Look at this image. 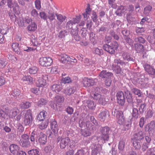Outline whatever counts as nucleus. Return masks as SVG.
<instances>
[{"instance_id":"nucleus-45","label":"nucleus","mask_w":155,"mask_h":155,"mask_svg":"<svg viewBox=\"0 0 155 155\" xmlns=\"http://www.w3.org/2000/svg\"><path fill=\"white\" fill-rule=\"evenodd\" d=\"M8 114L0 109V118L2 120L8 119Z\"/></svg>"},{"instance_id":"nucleus-18","label":"nucleus","mask_w":155,"mask_h":155,"mask_svg":"<svg viewBox=\"0 0 155 155\" xmlns=\"http://www.w3.org/2000/svg\"><path fill=\"white\" fill-rule=\"evenodd\" d=\"M70 34L72 36V39L78 41L81 39V37L78 34V28L77 27L71 29L70 31Z\"/></svg>"},{"instance_id":"nucleus-63","label":"nucleus","mask_w":155,"mask_h":155,"mask_svg":"<svg viewBox=\"0 0 155 155\" xmlns=\"http://www.w3.org/2000/svg\"><path fill=\"white\" fill-rule=\"evenodd\" d=\"M39 15L41 19L45 21H47L48 16L45 12H41L39 13Z\"/></svg>"},{"instance_id":"nucleus-22","label":"nucleus","mask_w":155,"mask_h":155,"mask_svg":"<svg viewBox=\"0 0 155 155\" xmlns=\"http://www.w3.org/2000/svg\"><path fill=\"white\" fill-rule=\"evenodd\" d=\"M144 136L143 132L140 130H138L134 135V139L136 140L140 141L143 139Z\"/></svg>"},{"instance_id":"nucleus-50","label":"nucleus","mask_w":155,"mask_h":155,"mask_svg":"<svg viewBox=\"0 0 155 155\" xmlns=\"http://www.w3.org/2000/svg\"><path fill=\"white\" fill-rule=\"evenodd\" d=\"M135 42L140 43L144 44L145 43L146 40L143 37L141 36H138L135 37L134 39Z\"/></svg>"},{"instance_id":"nucleus-62","label":"nucleus","mask_w":155,"mask_h":155,"mask_svg":"<svg viewBox=\"0 0 155 155\" xmlns=\"http://www.w3.org/2000/svg\"><path fill=\"white\" fill-rule=\"evenodd\" d=\"M94 52L97 54L101 56L103 54V51L101 49H99L97 48H94Z\"/></svg>"},{"instance_id":"nucleus-54","label":"nucleus","mask_w":155,"mask_h":155,"mask_svg":"<svg viewBox=\"0 0 155 155\" xmlns=\"http://www.w3.org/2000/svg\"><path fill=\"white\" fill-rule=\"evenodd\" d=\"M39 151L37 149H32L28 152L29 155H39Z\"/></svg>"},{"instance_id":"nucleus-2","label":"nucleus","mask_w":155,"mask_h":155,"mask_svg":"<svg viewBox=\"0 0 155 155\" xmlns=\"http://www.w3.org/2000/svg\"><path fill=\"white\" fill-rule=\"evenodd\" d=\"M23 121L22 124L25 126L30 127L32 124L33 118L31 110L28 109L23 112Z\"/></svg>"},{"instance_id":"nucleus-14","label":"nucleus","mask_w":155,"mask_h":155,"mask_svg":"<svg viewBox=\"0 0 155 155\" xmlns=\"http://www.w3.org/2000/svg\"><path fill=\"white\" fill-rule=\"evenodd\" d=\"M117 103L121 106L124 105L125 102V97L124 92L119 91L116 94Z\"/></svg>"},{"instance_id":"nucleus-4","label":"nucleus","mask_w":155,"mask_h":155,"mask_svg":"<svg viewBox=\"0 0 155 155\" xmlns=\"http://www.w3.org/2000/svg\"><path fill=\"white\" fill-rule=\"evenodd\" d=\"M101 133V137L104 142L108 141L109 139V135L111 132L110 129L107 126L101 127L100 128Z\"/></svg>"},{"instance_id":"nucleus-16","label":"nucleus","mask_w":155,"mask_h":155,"mask_svg":"<svg viewBox=\"0 0 155 155\" xmlns=\"http://www.w3.org/2000/svg\"><path fill=\"white\" fill-rule=\"evenodd\" d=\"M113 75L111 72L106 70H103L100 72L99 76L103 80H107V79H110Z\"/></svg>"},{"instance_id":"nucleus-23","label":"nucleus","mask_w":155,"mask_h":155,"mask_svg":"<svg viewBox=\"0 0 155 155\" xmlns=\"http://www.w3.org/2000/svg\"><path fill=\"white\" fill-rule=\"evenodd\" d=\"M131 106L132 107V111L131 113L132 117L134 119H137L140 117V115H141V114L140 113L138 109L135 107V104L132 105Z\"/></svg>"},{"instance_id":"nucleus-49","label":"nucleus","mask_w":155,"mask_h":155,"mask_svg":"<svg viewBox=\"0 0 155 155\" xmlns=\"http://www.w3.org/2000/svg\"><path fill=\"white\" fill-rule=\"evenodd\" d=\"M57 19L61 24L62 23L66 18V16H63L61 14H56Z\"/></svg>"},{"instance_id":"nucleus-44","label":"nucleus","mask_w":155,"mask_h":155,"mask_svg":"<svg viewBox=\"0 0 155 155\" xmlns=\"http://www.w3.org/2000/svg\"><path fill=\"white\" fill-rule=\"evenodd\" d=\"M125 9L123 5H120L119 6L117 9L116 12H115V13L117 15L121 16L122 15L123 13V11Z\"/></svg>"},{"instance_id":"nucleus-31","label":"nucleus","mask_w":155,"mask_h":155,"mask_svg":"<svg viewBox=\"0 0 155 155\" xmlns=\"http://www.w3.org/2000/svg\"><path fill=\"white\" fill-rule=\"evenodd\" d=\"M138 107H139L137 109L139 112H140V113L141 114V115H143L146 110L147 104L144 102L140 104Z\"/></svg>"},{"instance_id":"nucleus-55","label":"nucleus","mask_w":155,"mask_h":155,"mask_svg":"<svg viewBox=\"0 0 155 155\" xmlns=\"http://www.w3.org/2000/svg\"><path fill=\"white\" fill-rule=\"evenodd\" d=\"M133 144L135 149H140L141 147V143L138 140H133Z\"/></svg>"},{"instance_id":"nucleus-36","label":"nucleus","mask_w":155,"mask_h":155,"mask_svg":"<svg viewBox=\"0 0 155 155\" xmlns=\"http://www.w3.org/2000/svg\"><path fill=\"white\" fill-rule=\"evenodd\" d=\"M28 31H34L37 28V25L35 22H31L27 28Z\"/></svg>"},{"instance_id":"nucleus-13","label":"nucleus","mask_w":155,"mask_h":155,"mask_svg":"<svg viewBox=\"0 0 155 155\" xmlns=\"http://www.w3.org/2000/svg\"><path fill=\"white\" fill-rule=\"evenodd\" d=\"M39 62L41 65L46 67L51 65L52 63V60L49 57H43L39 59Z\"/></svg>"},{"instance_id":"nucleus-15","label":"nucleus","mask_w":155,"mask_h":155,"mask_svg":"<svg viewBox=\"0 0 155 155\" xmlns=\"http://www.w3.org/2000/svg\"><path fill=\"white\" fill-rule=\"evenodd\" d=\"M122 56L123 59V61L125 64L127 63L129 61L135 62V59L133 56L128 52H123L122 53Z\"/></svg>"},{"instance_id":"nucleus-32","label":"nucleus","mask_w":155,"mask_h":155,"mask_svg":"<svg viewBox=\"0 0 155 155\" xmlns=\"http://www.w3.org/2000/svg\"><path fill=\"white\" fill-rule=\"evenodd\" d=\"M36 85L38 87H44L46 86L47 83L45 80L42 78H40L36 82Z\"/></svg>"},{"instance_id":"nucleus-1","label":"nucleus","mask_w":155,"mask_h":155,"mask_svg":"<svg viewBox=\"0 0 155 155\" xmlns=\"http://www.w3.org/2000/svg\"><path fill=\"white\" fill-rule=\"evenodd\" d=\"M6 3L8 7L12 8L14 12L20 11V7L16 1L13 2V0H0V6H4Z\"/></svg>"},{"instance_id":"nucleus-19","label":"nucleus","mask_w":155,"mask_h":155,"mask_svg":"<svg viewBox=\"0 0 155 155\" xmlns=\"http://www.w3.org/2000/svg\"><path fill=\"white\" fill-rule=\"evenodd\" d=\"M37 139L39 142L42 144H45L47 142V137L42 132H38Z\"/></svg>"},{"instance_id":"nucleus-8","label":"nucleus","mask_w":155,"mask_h":155,"mask_svg":"<svg viewBox=\"0 0 155 155\" xmlns=\"http://www.w3.org/2000/svg\"><path fill=\"white\" fill-rule=\"evenodd\" d=\"M112 114V115L116 116L117 123L121 125L123 124L125 121L123 112L114 109H113Z\"/></svg>"},{"instance_id":"nucleus-24","label":"nucleus","mask_w":155,"mask_h":155,"mask_svg":"<svg viewBox=\"0 0 155 155\" xmlns=\"http://www.w3.org/2000/svg\"><path fill=\"white\" fill-rule=\"evenodd\" d=\"M9 149L11 153L15 154L20 151V147L17 144H12L10 145Z\"/></svg>"},{"instance_id":"nucleus-33","label":"nucleus","mask_w":155,"mask_h":155,"mask_svg":"<svg viewBox=\"0 0 155 155\" xmlns=\"http://www.w3.org/2000/svg\"><path fill=\"white\" fill-rule=\"evenodd\" d=\"M132 122L130 120H129L127 121L124 122L122 124L123 125V130L124 131L128 130L130 128L131 126Z\"/></svg>"},{"instance_id":"nucleus-38","label":"nucleus","mask_w":155,"mask_h":155,"mask_svg":"<svg viewBox=\"0 0 155 155\" xmlns=\"http://www.w3.org/2000/svg\"><path fill=\"white\" fill-rule=\"evenodd\" d=\"M135 50L137 53L143 52L144 50V46L140 43L135 44Z\"/></svg>"},{"instance_id":"nucleus-27","label":"nucleus","mask_w":155,"mask_h":155,"mask_svg":"<svg viewBox=\"0 0 155 155\" xmlns=\"http://www.w3.org/2000/svg\"><path fill=\"white\" fill-rule=\"evenodd\" d=\"M109 112L107 110L104 109L99 114L98 117L101 120L104 121L106 118L107 115H108Z\"/></svg>"},{"instance_id":"nucleus-39","label":"nucleus","mask_w":155,"mask_h":155,"mask_svg":"<svg viewBox=\"0 0 155 155\" xmlns=\"http://www.w3.org/2000/svg\"><path fill=\"white\" fill-rule=\"evenodd\" d=\"M154 113V111L152 109H149L145 115V119L148 120L151 118Z\"/></svg>"},{"instance_id":"nucleus-47","label":"nucleus","mask_w":155,"mask_h":155,"mask_svg":"<svg viewBox=\"0 0 155 155\" xmlns=\"http://www.w3.org/2000/svg\"><path fill=\"white\" fill-rule=\"evenodd\" d=\"M20 93L21 91L18 89H15L12 91L11 96L12 98H13L12 97L14 98L19 96Z\"/></svg>"},{"instance_id":"nucleus-9","label":"nucleus","mask_w":155,"mask_h":155,"mask_svg":"<svg viewBox=\"0 0 155 155\" xmlns=\"http://www.w3.org/2000/svg\"><path fill=\"white\" fill-rule=\"evenodd\" d=\"M124 92L125 93V99H126L127 103L129 104H131V106L135 104V97L132 94L127 88L124 90Z\"/></svg>"},{"instance_id":"nucleus-25","label":"nucleus","mask_w":155,"mask_h":155,"mask_svg":"<svg viewBox=\"0 0 155 155\" xmlns=\"http://www.w3.org/2000/svg\"><path fill=\"white\" fill-rule=\"evenodd\" d=\"M51 128L54 134L58 132V127L57 122L54 120L50 121Z\"/></svg>"},{"instance_id":"nucleus-34","label":"nucleus","mask_w":155,"mask_h":155,"mask_svg":"<svg viewBox=\"0 0 155 155\" xmlns=\"http://www.w3.org/2000/svg\"><path fill=\"white\" fill-rule=\"evenodd\" d=\"M109 30L107 25H103L100 27L97 30L98 33L104 34L107 33Z\"/></svg>"},{"instance_id":"nucleus-42","label":"nucleus","mask_w":155,"mask_h":155,"mask_svg":"<svg viewBox=\"0 0 155 155\" xmlns=\"http://www.w3.org/2000/svg\"><path fill=\"white\" fill-rule=\"evenodd\" d=\"M64 97L62 96L57 95L55 96L54 98V101L58 104L63 102L64 100Z\"/></svg>"},{"instance_id":"nucleus-20","label":"nucleus","mask_w":155,"mask_h":155,"mask_svg":"<svg viewBox=\"0 0 155 155\" xmlns=\"http://www.w3.org/2000/svg\"><path fill=\"white\" fill-rule=\"evenodd\" d=\"M59 60L63 63H66L71 61V58L65 54H61L59 58Z\"/></svg>"},{"instance_id":"nucleus-17","label":"nucleus","mask_w":155,"mask_h":155,"mask_svg":"<svg viewBox=\"0 0 155 155\" xmlns=\"http://www.w3.org/2000/svg\"><path fill=\"white\" fill-rule=\"evenodd\" d=\"M70 34L72 36V39L78 41L81 39V37L78 34V28L77 27L71 29L70 31Z\"/></svg>"},{"instance_id":"nucleus-30","label":"nucleus","mask_w":155,"mask_h":155,"mask_svg":"<svg viewBox=\"0 0 155 155\" xmlns=\"http://www.w3.org/2000/svg\"><path fill=\"white\" fill-rule=\"evenodd\" d=\"M76 89V87H68L66 90H64V93L66 95H70L73 94L75 91Z\"/></svg>"},{"instance_id":"nucleus-48","label":"nucleus","mask_w":155,"mask_h":155,"mask_svg":"<svg viewBox=\"0 0 155 155\" xmlns=\"http://www.w3.org/2000/svg\"><path fill=\"white\" fill-rule=\"evenodd\" d=\"M91 149L92 151L100 153L102 150V146L100 144H95L94 145V147L91 148Z\"/></svg>"},{"instance_id":"nucleus-64","label":"nucleus","mask_w":155,"mask_h":155,"mask_svg":"<svg viewBox=\"0 0 155 155\" xmlns=\"http://www.w3.org/2000/svg\"><path fill=\"white\" fill-rule=\"evenodd\" d=\"M68 32L66 30L61 31L59 33L58 36L59 38H63L65 36L67 35Z\"/></svg>"},{"instance_id":"nucleus-51","label":"nucleus","mask_w":155,"mask_h":155,"mask_svg":"<svg viewBox=\"0 0 155 155\" xmlns=\"http://www.w3.org/2000/svg\"><path fill=\"white\" fill-rule=\"evenodd\" d=\"M20 106L22 109H27L31 106V104L29 102H24L21 103Z\"/></svg>"},{"instance_id":"nucleus-28","label":"nucleus","mask_w":155,"mask_h":155,"mask_svg":"<svg viewBox=\"0 0 155 155\" xmlns=\"http://www.w3.org/2000/svg\"><path fill=\"white\" fill-rule=\"evenodd\" d=\"M21 80L25 81L28 84H31L33 83V78L29 75H25L21 79Z\"/></svg>"},{"instance_id":"nucleus-60","label":"nucleus","mask_w":155,"mask_h":155,"mask_svg":"<svg viewBox=\"0 0 155 155\" xmlns=\"http://www.w3.org/2000/svg\"><path fill=\"white\" fill-rule=\"evenodd\" d=\"M5 74L0 71V86L3 85L5 83V80L4 78Z\"/></svg>"},{"instance_id":"nucleus-40","label":"nucleus","mask_w":155,"mask_h":155,"mask_svg":"<svg viewBox=\"0 0 155 155\" xmlns=\"http://www.w3.org/2000/svg\"><path fill=\"white\" fill-rule=\"evenodd\" d=\"M109 34L111 36V38L117 41H118L119 40L120 38L117 33L113 29L110 30Z\"/></svg>"},{"instance_id":"nucleus-58","label":"nucleus","mask_w":155,"mask_h":155,"mask_svg":"<svg viewBox=\"0 0 155 155\" xmlns=\"http://www.w3.org/2000/svg\"><path fill=\"white\" fill-rule=\"evenodd\" d=\"M21 48V51H26L27 52H29L32 51H34L36 50V48H31L29 47H26L25 46L23 47V46H22Z\"/></svg>"},{"instance_id":"nucleus-46","label":"nucleus","mask_w":155,"mask_h":155,"mask_svg":"<svg viewBox=\"0 0 155 155\" xmlns=\"http://www.w3.org/2000/svg\"><path fill=\"white\" fill-rule=\"evenodd\" d=\"M38 132L33 131L32 132L31 134L30 139V140L32 142H34L35 139L37 140L38 137Z\"/></svg>"},{"instance_id":"nucleus-59","label":"nucleus","mask_w":155,"mask_h":155,"mask_svg":"<svg viewBox=\"0 0 155 155\" xmlns=\"http://www.w3.org/2000/svg\"><path fill=\"white\" fill-rule=\"evenodd\" d=\"M81 132L82 135L84 137L90 136L91 133V132L88 129L84 130L81 131Z\"/></svg>"},{"instance_id":"nucleus-61","label":"nucleus","mask_w":155,"mask_h":155,"mask_svg":"<svg viewBox=\"0 0 155 155\" xmlns=\"http://www.w3.org/2000/svg\"><path fill=\"white\" fill-rule=\"evenodd\" d=\"M146 155H155V147L148 149L146 153Z\"/></svg>"},{"instance_id":"nucleus-11","label":"nucleus","mask_w":155,"mask_h":155,"mask_svg":"<svg viewBox=\"0 0 155 155\" xmlns=\"http://www.w3.org/2000/svg\"><path fill=\"white\" fill-rule=\"evenodd\" d=\"M94 99L96 101L100 104L104 106L108 101H107L103 96L100 94L95 93L92 96Z\"/></svg>"},{"instance_id":"nucleus-43","label":"nucleus","mask_w":155,"mask_h":155,"mask_svg":"<svg viewBox=\"0 0 155 155\" xmlns=\"http://www.w3.org/2000/svg\"><path fill=\"white\" fill-rule=\"evenodd\" d=\"M125 142L124 140L122 139L121 140L119 143L118 149L119 152L124 151L125 148Z\"/></svg>"},{"instance_id":"nucleus-57","label":"nucleus","mask_w":155,"mask_h":155,"mask_svg":"<svg viewBox=\"0 0 155 155\" xmlns=\"http://www.w3.org/2000/svg\"><path fill=\"white\" fill-rule=\"evenodd\" d=\"M38 68L36 67H33L30 68L28 70V72L31 74H35L38 71Z\"/></svg>"},{"instance_id":"nucleus-10","label":"nucleus","mask_w":155,"mask_h":155,"mask_svg":"<svg viewBox=\"0 0 155 155\" xmlns=\"http://www.w3.org/2000/svg\"><path fill=\"white\" fill-rule=\"evenodd\" d=\"M145 131L148 132L150 135H153L155 130V121L152 120L144 126Z\"/></svg>"},{"instance_id":"nucleus-12","label":"nucleus","mask_w":155,"mask_h":155,"mask_svg":"<svg viewBox=\"0 0 155 155\" xmlns=\"http://www.w3.org/2000/svg\"><path fill=\"white\" fill-rule=\"evenodd\" d=\"M143 66L144 70L150 76L155 77V68L153 66L147 63L145 64Z\"/></svg>"},{"instance_id":"nucleus-37","label":"nucleus","mask_w":155,"mask_h":155,"mask_svg":"<svg viewBox=\"0 0 155 155\" xmlns=\"http://www.w3.org/2000/svg\"><path fill=\"white\" fill-rule=\"evenodd\" d=\"M95 93L99 94H106L107 90L105 88L101 87H97L95 88Z\"/></svg>"},{"instance_id":"nucleus-41","label":"nucleus","mask_w":155,"mask_h":155,"mask_svg":"<svg viewBox=\"0 0 155 155\" xmlns=\"http://www.w3.org/2000/svg\"><path fill=\"white\" fill-rule=\"evenodd\" d=\"M131 91L133 94L137 95L139 97H141L143 94L142 92L141 91L136 88H132Z\"/></svg>"},{"instance_id":"nucleus-29","label":"nucleus","mask_w":155,"mask_h":155,"mask_svg":"<svg viewBox=\"0 0 155 155\" xmlns=\"http://www.w3.org/2000/svg\"><path fill=\"white\" fill-rule=\"evenodd\" d=\"M47 112L45 110H43L40 112L37 116L36 118L37 120L39 121H43L45 119L46 116Z\"/></svg>"},{"instance_id":"nucleus-21","label":"nucleus","mask_w":155,"mask_h":155,"mask_svg":"<svg viewBox=\"0 0 155 155\" xmlns=\"http://www.w3.org/2000/svg\"><path fill=\"white\" fill-rule=\"evenodd\" d=\"M82 83L84 87H87L94 85L95 81L92 78L88 79L85 78L83 79Z\"/></svg>"},{"instance_id":"nucleus-3","label":"nucleus","mask_w":155,"mask_h":155,"mask_svg":"<svg viewBox=\"0 0 155 155\" xmlns=\"http://www.w3.org/2000/svg\"><path fill=\"white\" fill-rule=\"evenodd\" d=\"M118 44L116 41H114L110 44H105L103 46L104 50L107 51L110 54H115V51L118 47Z\"/></svg>"},{"instance_id":"nucleus-35","label":"nucleus","mask_w":155,"mask_h":155,"mask_svg":"<svg viewBox=\"0 0 155 155\" xmlns=\"http://www.w3.org/2000/svg\"><path fill=\"white\" fill-rule=\"evenodd\" d=\"M19 143L22 147L27 148L30 146L29 140H22L20 139L19 141Z\"/></svg>"},{"instance_id":"nucleus-26","label":"nucleus","mask_w":155,"mask_h":155,"mask_svg":"<svg viewBox=\"0 0 155 155\" xmlns=\"http://www.w3.org/2000/svg\"><path fill=\"white\" fill-rule=\"evenodd\" d=\"M51 90L57 94H58L62 89V86L60 84H54L51 85L50 87Z\"/></svg>"},{"instance_id":"nucleus-52","label":"nucleus","mask_w":155,"mask_h":155,"mask_svg":"<svg viewBox=\"0 0 155 155\" xmlns=\"http://www.w3.org/2000/svg\"><path fill=\"white\" fill-rule=\"evenodd\" d=\"M152 7L150 5H148L145 7L144 9L143 13L146 16H148L149 13L152 9Z\"/></svg>"},{"instance_id":"nucleus-7","label":"nucleus","mask_w":155,"mask_h":155,"mask_svg":"<svg viewBox=\"0 0 155 155\" xmlns=\"http://www.w3.org/2000/svg\"><path fill=\"white\" fill-rule=\"evenodd\" d=\"M81 18V15L76 16L72 20L68 21L66 24V27L69 29H73L77 27L76 24L78 23L80 21Z\"/></svg>"},{"instance_id":"nucleus-56","label":"nucleus","mask_w":155,"mask_h":155,"mask_svg":"<svg viewBox=\"0 0 155 155\" xmlns=\"http://www.w3.org/2000/svg\"><path fill=\"white\" fill-rule=\"evenodd\" d=\"M47 103V101L45 99L41 98L38 101V106L39 107H41L43 105H45Z\"/></svg>"},{"instance_id":"nucleus-5","label":"nucleus","mask_w":155,"mask_h":155,"mask_svg":"<svg viewBox=\"0 0 155 155\" xmlns=\"http://www.w3.org/2000/svg\"><path fill=\"white\" fill-rule=\"evenodd\" d=\"M56 141L57 143H59L60 148L63 149L69 146L70 139L68 137H63L59 136L57 137Z\"/></svg>"},{"instance_id":"nucleus-6","label":"nucleus","mask_w":155,"mask_h":155,"mask_svg":"<svg viewBox=\"0 0 155 155\" xmlns=\"http://www.w3.org/2000/svg\"><path fill=\"white\" fill-rule=\"evenodd\" d=\"M119 64L121 65H126L125 63L123 61L119 58L115 59L111 68L113 71L117 74H120L121 71L120 66L118 65Z\"/></svg>"},{"instance_id":"nucleus-53","label":"nucleus","mask_w":155,"mask_h":155,"mask_svg":"<svg viewBox=\"0 0 155 155\" xmlns=\"http://www.w3.org/2000/svg\"><path fill=\"white\" fill-rule=\"evenodd\" d=\"M87 106L88 108L92 110L94 109L95 106L94 102L93 101L88 100L87 102Z\"/></svg>"}]
</instances>
